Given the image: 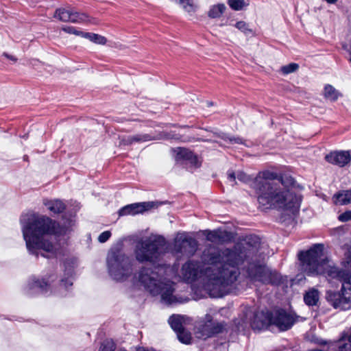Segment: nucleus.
<instances>
[{
  "label": "nucleus",
  "mask_w": 351,
  "mask_h": 351,
  "mask_svg": "<svg viewBox=\"0 0 351 351\" xmlns=\"http://www.w3.org/2000/svg\"><path fill=\"white\" fill-rule=\"evenodd\" d=\"M106 263L110 276L117 281L126 280L133 271L130 258L119 250L108 252Z\"/></svg>",
  "instance_id": "423d86ee"
},
{
  "label": "nucleus",
  "mask_w": 351,
  "mask_h": 351,
  "mask_svg": "<svg viewBox=\"0 0 351 351\" xmlns=\"http://www.w3.org/2000/svg\"><path fill=\"white\" fill-rule=\"evenodd\" d=\"M53 16L62 22L83 23L88 21V16L86 14L64 8L57 9Z\"/></svg>",
  "instance_id": "9b49d317"
},
{
  "label": "nucleus",
  "mask_w": 351,
  "mask_h": 351,
  "mask_svg": "<svg viewBox=\"0 0 351 351\" xmlns=\"http://www.w3.org/2000/svg\"><path fill=\"white\" fill-rule=\"evenodd\" d=\"M261 247V239L249 235L243 243L232 248L208 246L202 252L204 263L212 267L204 271L205 288L211 295L223 297L227 295L241 274L240 266L247 263L245 270L247 278L253 282L278 285L282 282L280 274L266 265L256 262Z\"/></svg>",
  "instance_id": "f257e3e1"
},
{
  "label": "nucleus",
  "mask_w": 351,
  "mask_h": 351,
  "mask_svg": "<svg viewBox=\"0 0 351 351\" xmlns=\"http://www.w3.org/2000/svg\"><path fill=\"white\" fill-rule=\"evenodd\" d=\"M299 68V65L296 63H290L287 65H285L281 67V71L283 74L287 75L289 73H294Z\"/></svg>",
  "instance_id": "7c9ffc66"
},
{
  "label": "nucleus",
  "mask_w": 351,
  "mask_h": 351,
  "mask_svg": "<svg viewBox=\"0 0 351 351\" xmlns=\"http://www.w3.org/2000/svg\"><path fill=\"white\" fill-rule=\"evenodd\" d=\"M271 313L267 310L258 311L253 313L250 326L254 330H261L271 325Z\"/></svg>",
  "instance_id": "f8f14e48"
},
{
  "label": "nucleus",
  "mask_w": 351,
  "mask_h": 351,
  "mask_svg": "<svg viewBox=\"0 0 351 351\" xmlns=\"http://www.w3.org/2000/svg\"><path fill=\"white\" fill-rule=\"evenodd\" d=\"M171 328L178 332L182 329H184V326L190 322L189 317L180 315H173L168 320Z\"/></svg>",
  "instance_id": "f3484780"
},
{
  "label": "nucleus",
  "mask_w": 351,
  "mask_h": 351,
  "mask_svg": "<svg viewBox=\"0 0 351 351\" xmlns=\"http://www.w3.org/2000/svg\"><path fill=\"white\" fill-rule=\"evenodd\" d=\"M235 27L246 35L252 33V30L248 27V25L245 21L237 22L235 24Z\"/></svg>",
  "instance_id": "72a5a7b5"
},
{
  "label": "nucleus",
  "mask_w": 351,
  "mask_h": 351,
  "mask_svg": "<svg viewBox=\"0 0 351 351\" xmlns=\"http://www.w3.org/2000/svg\"><path fill=\"white\" fill-rule=\"evenodd\" d=\"M29 287L30 289H36L37 291L46 293L49 285L48 282L45 281L44 279L40 280L34 277L30 279Z\"/></svg>",
  "instance_id": "aec40b11"
},
{
  "label": "nucleus",
  "mask_w": 351,
  "mask_h": 351,
  "mask_svg": "<svg viewBox=\"0 0 351 351\" xmlns=\"http://www.w3.org/2000/svg\"><path fill=\"white\" fill-rule=\"evenodd\" d=\"M319 300V292L317 289L312 288L306 291L304 295V301L308 306H315Z\"/></svg>",
  "instance_id": "412c9836"
},
{
  "label": "nucleus",
  "mask_w": 351,
  "mask_h": 351,
  "mask_svg": "<svg viewBox=\"0 0 351 351\" xmlns=\"http://www.w3.org/2000/svg\"><path fill=\"white\" fill-rule=\"evenodd\" d=\"M116 349V345L113 341L107 339L104 341L99 351H114Z\"/></svg>",
  "instance_id": "2f4dec72"
},
{
  "label": "nucleus",
  "mask_w": 351,
  "mask_h": 351,
  "mask_svg": "<svg viewBox=\"0 0 351 351\" xmlns=\"http://www.w3.org/2000/svg\"><path fill=\"white\" fill-rule=\"evenodd\" d=\"M110 236L111 232L110 231H104L99 235L98 241L101 243H105L110 239Z\"/></svg>",
  "instance_id": "c9c22d12"
},
{
  "label": "nucleus",
  "mask_w": 351,
  "mask_h": 351,
  "mask_svg": "<svg viewBox=\"0 0 351 351\" xmlns=\"http://www.w3.org/2000/svg\"><path fill=\"white\" fill-rule=\"evenodd\" d=\"M324 96L330 100L335 101L338 99L339 93L332 86L327 84L324 87Z\"/></svg>",
  "instance_id": "bb28decb"
},
{
  "label": "nucleus",
  "mask_w": 351,
  "mask_h": 351,
  "mask_svg": "<svg viewBox=\"0 0 351 351\" xmlns=\"http://www.w3.org/2000/svg\"><path fill=\"white\" fill-rule=\"evenodd\" d=\"M178 340L184 344H191L192 341L191 333L185 330L182 329L180 331L176 332Z\"/></svg>",
  "instance_id": "a878e982"
},
{
  "label": "nucleus",
  "mask_w": 351,
  "mask_h": 351,
  "mask_svg": "<svg viewBox=\"0 0 351 351\" xmlns=\"http://www.w3.org/2000/svg\"><path fill=\"white\" fill-rule=\"evenodd\" d=\"M198 247L197 241L186 233H178L173 241V252L178 257L181 256H192Z\"/></svg>",
  "instance_id": "0eeeda50"
},
{
  "label": "nucleus",
  "mask_w": 351,
  "mask_h": 351,
  "mask_svg": "<svg viewBox=\"0 0 351 351\" xmlns=\"http://www.w3.org/2000/svg\"><path fill=\"white\" fill-rule=\"evenodd\" d=\"M228 4L234 10H241L245 5L244 0H228Z\"/></svg>",
  "instance_id": "c756f323"
},
{
  "label": "nucleus",
  "mask_w": 351,
  "mask_h": 351,
  "mask_svg": "<svg viewBox=\"0 0 351 351\" xmlns=\"http://www.w3.org/2000/svg\"><path fill=\"white\" fill-rule=\"evenodd\" d=\"M119 351H126V350H120Z\"/></svg>",
  "instance_id": "79ce46f5"
},
{
  "label": "nucleus",
  "mask_w": 351,
  "mask_h": 351,
  "mask_svg": "<svg viewBox=\"0 0 351 351\" xmlns=\"http://www.w3.org/2000/svg\"><path fill=\"white\" fill-rule=\"evenodd\" d=\"M328 3L335 4L338 0H325Z\"/></svg>",
  "instance_id": "ea45409f"
},
{
  "label": "nucleus",
  "mask_w": 351,
  "mask_h": 351,
  "mask_svg": "<svg viewBox=\"0 0 351 351\" xmlns=\"http://www.w3.org/2000/svg\"><path fill=\"white\" fill-rule=\"evenodd\" d=\"M220 137L226 142L230 144H242L243 140L239 137L231 136L226 134H222Z\"/></svg>",
  "instance_id": "473e14b6"
},
{
  "label": "nucleus",
  "mask_w": 351,
  "mask_h": 351,
  "mask_svg": "<svg viewBox=\"0 0 351 351\" xmlns=\"http://www.w3.org/2000/svg\"><path fill=\"white\" fill-rule=\"evenodd\" d=\"M319 343L321 345L328 344L330 347L335 346L337 344L338 347L337 351H351V344L350 343H346L344 337H342L337 342H327L326 341L322 340Z\"/></svg>",
  "instance_id": "5701e85b"
},
{
  "label": "nucleus",
  "mask_w": 351,
  "mask_h": 351,
  "mask_svg": "<svg viewBox=\"0 0 351 351\" xmlns=\"http://www.w3.org/2000/svg\"><path fill=\"white\" fill-rule=\"evenodd\" d=\"M339 220L342 222H346L351 219V210H348L341 214L339 217Z\"/></svg>",
  "instance_id": "e433bc0d"
},
{
  "label": "nucleus",
  "mask_w": 351,
  "mask_h": 351,
  "mask_svg": "<svg viewBox=\"0 0 351 351\" xmlns=\"http://www.w3.org/2000/svg\"><path fill=\"white\" fill-rule=\"evenodd\" d=\"M178 3L187 12H194L197 5L194 3L193 0H178Z\"/></svg>",
  "instance_id": "cd10ccee"
},
{
  "label": "nucleus",
  "mask_w": 351,
  "mask_h": 351,
  "mask_svg": "<svg viewBox=\"0 0 351 351\" xmlns=\"http://www.w3.org/2000/svg\"><path fill=\"white\" fill-rule=\"evenodd\" d=\"M271 313V325L276 326L280 330H289L298 321L300 316L295 313L279 308Z\"/></svg>",
  "instance_id": "9d476101"
},
{
  "label": "nucleus",
  "mask_w": 351,
  "mask_h": 351,
  "mask_svg": "<svg viewBox=\"0 0 351 351\" xmlns=\"http://www.w3.org/2000/svg\"><path fill=\"white\" fill-rule=\"evenodd\" d=\"M202 261V256H201ZM205 265H207L205 268L200 269V265L199 263L197 261H189L186 263H185L181 269L182 276L185 281L187 282H193L195 281L198 275L200 274L201 277L202 278V282H203V287L204 290L208 293V295L212 298H216L215 296L211 295V294L209 293L208 290L205 288V281H206V276L204 274V271L210 267H212L211 265L206 264L204 262H202Z\"/></svg>",
  "instance_id": "1a4fd4ad"
},
{
  "label": "nucleus",
  "mask_w": 351,
  "mask_h": 351,
  "mask_svg": "<svg viewBox=\"0 0 351 351\" xmlns=\"http://www.w3.org/2000/svg\"><path fill=\"white\" fill-rule=\"evenodd\" d=\"M154 139V136L149 134H137L133 136H128L122 138L121 140V144L129 145L134 143H144Z\"/></svg>",
  "instance_id": "a211bd4d"
},
{
  "label": "nucleus",
  "mask_w": 351,
  "mask_h": 351,
  "mask_svg": "<svg viewBox=\"0 0 351 351\" xmlns=\"http://www.w3.org/2000/svg\"><path fill=\"white\" fill-rule=\"evenodd\" d=\"M193 154V152L190 150L185 149V148H180L179 149L177 155H176V159L177 160H188L191 157V155Z\"/></svg>",
  "instance_id": "c85d7f7f"
},
{
  "label": "nucleus",
  "mask_w": 351,
  "mask_h": 351,
  "mask_svg": "<svg viewBox=\"0 0 351 351\" xmlns=\"http://www.w3.org/2000/svg\"><path fill=\"white\" fill-rule=\"evenodd\" d=\"M43 204L49 211L54 214L62 213L66 208L64 202L60 199H45Z\"/></svg>",
  "instance_id": "6ab92c4d"
},
{
  "label": "nucleus",
  "mask_w": 351,
  "mask_h": 351,
  "mask_svg": "<svg viewBox=\"0 0 351 351\" xmlns=\"http://www.w3.org/2000/svg\"><path fill=\"white\" fill-rule=\"evenodd\" d=\"M83 38H87L91 42L99 45H105L107 41V39L104 36L93 33L86 32L85 34H83Z\"/></svg>",
  "instance_id": "393cba45"
},
{
  "label": "nucleus",
  "mask_w": 351,
  "mask_h": 351,
  "mask_svg": "<svg viewBox=\"0 0 351 351\" xmlns=\"http://www.w3.org/2000/svg\"><path fill=\"white\" fill-rule=\"evenodd\" d=\"M237 178L244 183L251 182L252 187L258 193L260 205L265 208H276L282 211L280 220L285 224H292L298 215L302 198L293 191L295 180L289 175L278 176L270 171L259 172L253 178L243 171L237 175L234 171H228V179L236 183Z\"/></svg>",
  "instance_id": "f03ea898"
},
{
  "label": "nucleus",
  "mask_w": 351,
  "mask_h": 351,
  "mask_svg": "<svg viewBox=\"0 0 351 351\" xmlns=\"http://www.w3.org/2000/svg\"><path fill=\"white\" fill-rule=\"evenodd\" d=\"M206 238L208 241L215 243H223L231 239L232 235L230 232L217 229L215 230H207Z\"/></svg>",
  "instance_id": "2eb2a0df"
},
{
  "label": "nucleus",
  "mask_w": 351,
  "mask_h": 351,
  "mask_svg": "<svg viewBox=\"0 0 351 351\" xmlns=\"http://www.w3.org/2000/svg\"><path fill=\"white\" fill-rule=\"evenodd\" d=\"M335 203L339 205L351 204V189L343 190L334 195Z\"/></svg>",
  "instance_id": "4be33fe9"
},
{
  "label": "nucleus",
  "mask_w": 351,
  "mask_h": 351,
  "mask_svg": "<svg viewBox=\"0 0 351 351\" xmlns=\"http://www.w3.org/2000/svg\"><path fill=\"white\" fill-rule=\"evenodd\" d=\"M3 56H5L7 58L14 61V62H16V58L13 56H11V55H9L7 53H3Z\"/></svg>",
  "instance_id": "58836bf2"
},
{
  "label": "nucleus",
  "mask_w": 351,
  "mask_h": 351,
  "mask_svg": "<svg viewBox=\"0 0 351 351\" xmlns=\"http://www.w3.org/2000/svg\"><path fill=\"white\" fill-rule=\"evenodd\" d=\"M74 264V261L71 259L66 260L64 263V272L65 275L67 276V278L61 280L60 287L61 289H64L65 291L67 290L69 286L73 285L71 277L73 273Z\"/></svg>",
  "instance_id": "dca6fc26"
},
{
  "label": "nucleus",
  "mask_w": 351,
  "mask_h": 351,
  "mask_svg": "<svg viewBox=\"0 0 351 351\" xmlns=\"http://www.w3.org/2000/svg\"><path fill=\"white\" fill-rule=\"evenodd\" d=\"M226 9V7L223 3H218L212 5L208 12V16L211 19L219 18L225 12Z\"/></svg>",
  "instance_id": "b1692460"
},
{
  "label": "nucleus",
  "mask_w": 351,
  "mask_h": 351,
  "mask_svg": "<svg viewBox=\"0 0 351 351\" xmlns=\"http://www.w3.org/2000/svg\"><path fill=\"white\" fill-rule=\"evenodd\" d=\"M155 205L156 203L154 202H139L128 204L119 210V216L128 215H135L150 210L154 208Z\"/></svg>",
  "instance_id": "4468645a"
},
{
  "label": "nucleus",
  "mask_w": 351,
  "mask_h": 351,
  "mask_svg": "<svg viewBox=\"0 0 351 351\" xmlns=\"http://www.w3.org/2000/svg\"><path fill=\"white\" fill-rule=\"evenodd\" d=\"M62 29H63V31H64L66 33H69L71 34H75L77 36H80L81 37H83V34H85V33H86V32L80 31L73 27H65Z\"/></svg>",
  "instance_id": "f704fd0d"
},
{
  "label": "nucleus",
  "mask_w": 351,
  "mask_h": 351,
  "mask_svg": "<svg viewBox=\"0 0 351 351\" xmlns=\"http://www.w3.org/2000/svg\"><path fill=\"white\" fill-rule=\"evenodd\" d=\"M303 272L308 276L324 275L328 280L335 279L342 282L341 292L327 291L326 299L335 308H351V276L343 269L336 267L324 254L323 244H314L309 250L298 254Z\"/></svg>",
  "instance_id": "20e7f679"
},
{
  "label": "nucleus",
  "mask_w": 351,
  "mask_h": 351,
  "mask_svg": "<svg viewBox=\"0 0 351 351\" xmlns=\"http://www.w3.org/2000/svg\"><path fill=\"white\" fill-rule=\"evenodd\" d=\"M225 329L226 324L224 322H215L212 315L206 314L197 327L195 335L199 339H206L222 333Z\"/></svg>",
  "instance_id": "6e6552de"
},
{
  "label": "nucleus",
  "mask_w": 351,
  "mask_h": 351,
  "mask_svg": "<svg viewBox=\"0 0 351 351\" xmlns=\"http://www.w3.org/2000/svg\"><path fill=\"white\" fill-rule=\"evenodd\" d=\"M165 245V239L162 236H154L137 242L134 249L136 260L141 263H151L153 266L142 267L134 278L152 295H160L163 302L171 304L175 302L174 288L173 282L167 277L173 274V269L165 263L155 265L160 261Z\"/></svg>",
  "instance_id": "7ed1b4c3"
},
{
  "label": "nucleus",
  "mask_w": 351,
  "mask_h": 351,
  "mask_svg": "<svg viewBox=\"0 0 351 351\" xmlns=\"http://www.w3.org/2000/svg\"><path fill=\"white\" fill-rule=\"evenodd\" d=\"M325 160L334 165L343 167L351 162V154L350 151H333L326 155Z\"/></svg>",
  "instance_id": "ddd939ff"
},
{
  "label": "nucleus",
  "mask_w": 351,
  "mask_h": 351,
  "mask_svg": "<svg viewBox=\"0 0 351 351\" xmlns=\"http://www.w3.org/2000/svg\"><path fill=\"white\" fill-rule=\"evenodd\" d=\"M350 61L351 62V51H350Z\"/></svg>",
  "instance_id": "a19ab883"
},
{
  "label": "nucleus",
  "mask_w": 351,
  "mask_h": 351,
  "mask_svg": "<svg viewBox=\"0 0 351 351\" xmlns=\"http://www.w3.org/2000/svg\"><path fill=\"white\" fill-rule=\"evenodd\" d=\"M23 237L28 252L36 257L47 258L61 254L60 245L52 241V236L59 232V224L44 215H25L20 219Z\"/></svg>",
  "instance_id": "39448f33"
},
{
  "label": "nucleus",
  "mask_w": 351,
  "mask_h": 351,
  "mask_svg": "<svg viewBox=\"0 0 351 351\" xmlns=\"http://www.w3.org/2000/svg\"><path fill=\"white\" fill-rule=\"evenodd\" d=\"M187 161H189L193 166H194L196 168L200 167L201 165V163L199 161L197 156L195 155L193 153L191 155V157Z\"/></svg>",
  "instance_id": "4c0bfd02"
}]
</instances>
